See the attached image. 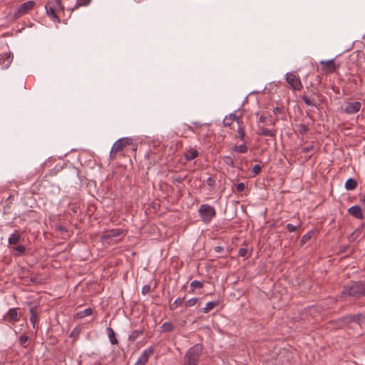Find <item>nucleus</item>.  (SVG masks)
I'll list each match as a JSON object with an SVG mask.
<instances>
[{
    "label": "nucleus",
    "instance_id": "1",
    "mask_svg": "<svg viewBox=\"0 0 365 365\" xmlns=\"http://www.w3.org/2000/svg\"><path fill=\"white\" fill-rule=\"evenodd\" d=\"M341 296L343 297H353L360 298L365 296V284L361 282H354L344 286Z\"/></svg>",
    "mask_w": 365,
    "mask_h": 365
},
{
    "label": "nucleus",
    "instance_id": "2",
    "mask_svg": "<svg viewBox=\"0 0 365 365\" xmlns=\"http://www.w3.org/2000/svg\"><path fill=\"white\" fill-rule=\"evenodd\" d=\"M202 352V345L196 344L190 347L184 357V365H197Z\"/></svg>",
    "mask_w": 365,
    "mask_h": 365
},
{
    "label": "nucleus",
    "instance_id": "3",
    "mask_svg": "<svg viewBox=\"0 0 365 365\" xmlns=\"http://www.w3.org/2000/svg\"><path fill=\"white\" fill-rule=\"evenodd\" d=\"M198 212L202 220L205 223L210 222L216 216L215 209L208 204L201 205Z\"/></svg>",
    "mask_w": 365,
    "mask_h": 365
},
{
    "label": "nucleus",
    "instance_id": "4",
    "mask_svg": "<svg viewBox=\"0 0 365 365\" xmlns=\"http://www.w3.org/2000/svg\"><path fill=\"white\" fill-rule=\"evenodd\" d=\"M286 81L294 90L300 91L302 88L300 78L294 73H287L286 74Z\"/></svg>",
    "mask_w": 365,
    "mask_h": 365
},
{
    "label": "nucleus",
    "instance_id": "5",
    "mask_svg": "<svg viewBox=\"0 0 365 365\" xmlns=\"http://www.w3.org/2000/svg\"><path fill=\"white\" fill-rule=\"evenodd\" d=\"M19 318L18 308H11L6 312L1 321H6L11 324H15L19 320Z\"/></svg>",
    "mask_w": 365,
    "mask_h": 365
},
{
    "label": "nucleus",
    "instance_id": "6",
    "mask_svg": "<svg viewBox=\"0 0 365 365\" xmlns=\"http://www.w3.org/2000/svg\"><path fill=\"white\" fill-rule=\"evenodd\" d=\"M35 6L34 1H28L25 3L21 4L16 10L14 16L17 18L23 16L29 11L31 10Z\"/></svg>",
    "mask_w": 365,
    "mask_h": 365
},
{
    "label": "nucleus",
    "instance_id": "7",
    "mask_svg": "<svg viewBox=\"0 0 365 365\" xmlns=\"http://www.w3.org/2000/svg\"><path fill=\"white\" fill-rule=\"evenodd\" d=\"M154 352V349L153 346H150L145 349L143 353L140 354L137 361L134 365H145L148 362L149 358Z\"/></svg>",
    "mask_w": 365,
    "mask_h": 365
},
{
    "label": "nucleus",
    "instance_id": "8",
    "mask_svg": "<svg viewBox=\"0 0 365 365\" xmlns=\"http://www.w3.org/2000/svg\"><path fill=\"white\" fill-rule=\"evenodd\" d=\"M361 107V104L359 101L349 103L346 106L344 112L347 114H354L360 110Z\"/></svg>",
    "mask_w": 365,
    "mask_h": 365
},
{
    "label": "nucleus",
    "instance_id": "9",
    "mask_svg": "<svg viewBox=\"0 0 365 365\" xmlns=\"http://www.w3.org/2000/svg\"><path fill=\"white\" fill-rule=\"evenodd\" d=\"M257 135H262V136H267L271 138L275 137V130L265 128L264 126L261 125L260 124H257Z\"/></svg>",
    "mask_w": 365,
    "mask_h": 365
},
{
    "label": "nucleus",
    "instance_id": "10",
    "mask_svg": "<svg viewBox=\"0 0 365 365\" xmlns=\"http://www.w3.org/2000/svg\"><path fill=\"white\" fill-rule=\"evenodd\" d=\"M123 148H125V147L123 145L122 140H120V139L116 140L111 148V150L110 153V157L111 158H115L116 154L122 151Z\"/></svg>",
    "mask_w": 365,
    "mask_h": 365
},
{
    "label": "nucleus",
    "instance_id": "11",
    "mask_svg": "<svg viewBox=\"0 0 365 365\" xmlns=\"http://www.w3.org/2000/svg\"><path fill=\"white\" fill-rule=\"evenodd\" d=\"M348 212L356 219H362L363 214L361 208L359 205L351 206L348 209Z\"/></svg>",
    "mask_w": 365,
    "mask_h": 365
},
{
    "label": "nucleus",
    "instance_id": "12",
    "mask_svg": "<svg viewBox=\"0 0 365 365\" xmlns=\"http://www.w3.org/2000/svg\"><path fill=\"white\" fill-rule=\"evenodd\" d=\"M46 10L48 16L53 20L55 22L59 23L61 19L60 18L56 15V13H58L57 11L55 10V9L52 8L51 6H49L48 4H46Z\"/></svg>",
    "mask_w": 365,
    "mask_h": 365
},
{
    "label": "nucleus",
    "instance_id": "13",
    "mask_svg": "<svg viewBox=\"0 0 365 365\" xmlns=\"http://www.w3.org/2000/svg\"><path fill=\"white\" fill-rule=\"evenodd\" d=\"M13 59L14 55L12 53L9 52L8 53H6L5 56H3L1 68L7 69L10 66L11 62L13 61Z\"/></svg>",
    "mask_w": 365,
    "mask_h": 365
},
{
    "label": "nucleus",
    "instance_id": "14",
    "mask_svg": "<svg viewBox=\"0 0 365 365\" xmlns=\"http://www.w3.org/2000/svg\"><path fill=\"white\" fill-rule=\"evenodd\" d=\"M106 334L108 335V338L109 339L110 343L112 345L118 344V341L115 336V333L114 330L111 327H107L106 329Z\"/></svg>",
    "mask_w": 365,
    "mask_h": 365
},
{
    "label": "nucleus",
    "instance_id": "15",
    "mask_svg": "<svg viewBox=\"0 0 365 365\" xmlns=\"http://www.w3.org/2000/svg\"><path fill=\"white\" fill-rule=\"evenodd\" d=\"M199 155L196 149L190 148L185 153V158L187 160L190 161L196 158Z\"/></svg>",
    "mask_w": 365,
    "mask_h": 365
},
{
    "label": "nucleus",
    "instance_id": "16",
    "mask_svg": "<svg viewBox=\"0 0 365 365\" xmlns=\"http://www.w3.org/2000/svg\"><path fill=\"white\" fill-rule=\"evenodd\" d=\"M47 4L49 5V6H51L52 8L55 9V10L58 12L63 10V6L62 5L61 0H54L52 1H49Z\"/></svg>",
    "mask_w": 365,
    "mask_h": 365
},
{
    "label": "nucleus",
    "instance_id": "17",
    "mask_svg": "<svg viewBox=\"0 0 365 365\" xmlns=\"http://www.w3.org/2000/svg\"><path fill=\"white\" fill-rule=\"evenodd\" d=\"M20 237L19 231H15L10 235L8 242L9 245H16L19 242Z\"/></svg>",
    "mask_w": 365,
    "mask_h": 365
},
{
    "label": "nucleus",
    "instance_id": "18",
    "mask_svg": "<svg viewBox=\"0 0 365 365\" xmlns=\"http://www.w3.org/2000/svg\"><path fill=\"white\" fill-rule=\"evenodd\" d=\"M334 59L328 60V61H321L319 63L323 66V69L329 68L331 71L335 70L336 67L334 65Z\"/></svg>",
    "mask_w": 365,
    "mask_h": 365
},
{
    "label": "nucleus",
    "instance_id": "19",
    "mask_svg": "<svg viewBox=\"0 0 365 365\" xmlns=\"http://www.w3.org/2000/svg\"><path fill=\"white\" fill-rule=\"evenodd\" d=\"M364 319H365V316H364L361 314H357L351 315V316L348 317L346 318V319L348 322H356L358 324H361V322H362V320Z\"/></svg>",
    "mask_w": 365,
    "mask_h": 365
},
{
    "label": "nucleus",
    "instance_id": "20",
    "mask_svg": "<svg viewBox=\"0 0 365 365\" xmlns=\"http://www.w3.org/2000/svg\"><path fill=\"white\" fill-rule=\"evenodd\" d=\"M357 186V182L354 178H349L345 182V188L347 190H353Z\"/></svg>",
    "mask_w": 365,
    "mask_h": 365
},
{
    "label": "nucleus",
    "instance_id": "21",
    "mask_svg": "<svg viewBox=\"0 0 365 365\" xmlns=\"http://www.w3.org/2000/svg\"><path fill=\"white\" fill-rule=\"evenodd\" d=\"M247 146L246 145L245 142H243L240 145H235L232 148V150L238 153H246L247 152Z\"/></svg>",
    "mask_w": 365,
    "mask_h": 365
},
{
    "label": "nucleus",
    "instance_id": "22",
    "mask_svg": "<svg viewBox=\"0 0 365 365\" xmlns=\"http://www.w3.org/2000/svg\"><path fill=\"white\" fill-rule=\"evenodd\" d=\"M217 304H218L217 301L208 302L206 304L205 307L203 308L202 312L204 313H208L209 312L215 308V307L217 306Z\"/></svg>",
    "mask_w": 365,
    "mask_h": 365
},
{
    "label": "nucleus",
    "instance_id": "23",
    "mask_svg": "<svg viewBox=\"0 0 365 365\" xmlns=\"http://www.w3.org/2000/svg\"><path fill=\"white\" fill-rule=\"evenodd\" d=\"M236 115L234 113L230 114L228 116H225L223 119V124L225 126H230L235 120Z\"/></svg>",
    "mask_w": 365,
    "mask_h": 365
},
{
    "label": "nucleus",
    "instance_id": "24",
    "mask_svg": "<svg viewBox=\"0 0 365 365\" xmlns=\"http://www.w3.org/2000/svg\"><path fill=\"white\" fill-rule=\"evenodd\" d=\"M190 292L192 293L193 290L196 288H202L204 286V282L193 280L190 282Z\"/></svg>",
    "mask_w": 365,
    "mask_h": 365
},
{
    "label": "nucleus",
    "instance_id": "25",
    "mask_svg": "<svg viewBox=\"0 0 365 365\" xmlns=\"http://www.w3.org/2000/svg\"><path fill=\"white\" fill-rule=\"evenodd\" d=\"M29 312L31 314L30 319H29L30 322L32 324L33 328L35 329L36 323L38 321V316H37L36 313L34 312V308H31L29 309Z\"/></svg>",
    "mask_w": 365,
    "mask_h": 365
},
{
    "label": "nucleus",
    "instance_id": "26",
    "mask_svg": "<svg viewBox=\"0 0 365 365\" xmlns=\"http://www.w3.org/2000/svg\"><path fill=\"white\" fill-rule=\"evenodd\" d=\"M143 334L142 330H133L130 334L128 336V340L131 341H134L136 339H138L140 335Z\"/></svg>",
    "mask_w": 365,
    "mask_h": 365
},
{
    "label": "nucleus",
    "instance_id": "27",
    "mask_svg": "<svg viewBox=\"0 0 365 365\" xmlns=\"http://www.w3.org/2000/svg\"><path fill=\"white\" fill-rule=\"evenodd\" d=\"M92 313H93L92 309L91 308H87V309H85L83 311L78 312L76 315H77V317L78 318H83L85 317L91 315Z\"/></svg>",
    "mask_w": 365,
    "mask_h": 365
},
{
    "label": "nucleus",
    "instance_id": "28",
    "mask_svg": "<svg viewBox=\"0 0 365 365\" xmlns=\"http://www.w3.org/2000/svg\"><path fill=\"white\" fill-rule=\"evenodd\" d=\"M19 341L21 346L26 348L29 345V336L26 334H22L20 336Z\"/></svg>",
    "mask_w": 365,
    "mask_h": 365
},
{
    "label": "nucleus",
    "instance_id": "29",
    "mask_svg": "<svg viewBox=\"0 0 365 365\" xmlns=\"http://www.w3.org/2000/svg\"><path fill=\"white\" fill-rule=\"evenodd\" d=\"M92 0H76L75 9L81 6H87L91 3Z\"/></svg>",
    "mask_w": 365,
    "mask_h": 365
},
{
    "label": "nucleus",
    "instance_id": "30",
    "mask_svg": "<svg viewBox=\"0 0 365 365\" xmlns=\"http://www.w3.org/2000/svg\"><path fill=\"white\" fill-rule=\"evenodd\" d=\"M223 159H224V162L226 165H227L232 168L235 167L234 160L232 156L225 155V156H224Z\"/></svg>",
    "mask_w": 365,
    "mask_h": 365
},
{
    "label": "nucleus",
    "instance_id": "31",
    "mask_svg": "<svg viewBox=\"0 0 365 365\" xmlns=\"http://www.w3.org/2000/svg\"><path fill=\"white\" fill-rule=\"evenodd\" d=\"M123 233V231L121 230H110V233L106 235V237H117L120 236Z\"/></svg>",
    "mask_w": 365,
    "mask_h": 365
},
{
    "label": "nucleus",
    "instance_id": "32",
    "mask_svg": "<svg viewBox=\"0 0 365 365\" xmlns=\"http://www.w3.org/2000/svg\"><path fill=\"white\" fill-rule=\"evenodd\" d=\"M185 297L180 298L178 297L177 299L174 301V302L170 305V309L174 310L179 305L182 304L183 302Z\"/></svg>",
    "mask_w": 365,
    "mask_h": 365
},
{
    "label": "nucleus",
    "instance_id": "33",
    "mask_svg": "<svg viewBox=\"0 0 365 365\" xmlns=\"http://www.w3.org/2000/svg\"><path fill=\"white\" fill-rule=\"evenodd\" d=\"M300 98L303 100V101L304 102V103L308 106H315V104L313 103L312 101H311V99L307 96L306 95H302L300 96Z\"/></svg>",
    "mask_w": 365,
    "mask_h": 365
},
{
    "label": "nucleus",
    "instance_id": "34",
    "mask_svg": "<svg viewBox=\"0 0 365 365\" xmlns=\"http://www.w3.org/2000/svg\"><path fill=\"white\" fill-rule=\"evenodd\" d=\"M162 329L165 331H172L173 330V325L170 322H166L162 325Z\"/></svg>",
    "mask_w": 365,
    "mask_h": 365
},
{
    "label": "nucleus",
    "instance_id": "35",
    "mask_svg": "<svg viewBox=\"0 0 365 365\" xmlns=\"http://www.w3.org/2000/svg\"><path fill=\"white\" fill-rule=\"evenodd\" d=\"M300 226H301V224H298L297 225H294L291 223H288L286 225V228L289 232H292L296 231L298 228H299Z\"/></svg>",
    "mask_w": 365,
    "mask_h": 365
},
{
    "label": "nucleus",
    "instance_id": "36",
    "mask_svg": "<svg viewBox=\"0 0 365 365\" xmlns=\"http://www.w3.org/2000/svg\"><path fill=\"white\" fill-rule=\"evenodd\" d=\"M14 250L17 252L15 255H23L26 251V247L24 245H20L14 248Z\"/></svg>",
    "mask_w": 365,
    "mask_h": 365
},
{
    "label": "nucleus",
    "instance_id": "37",
    "mask_svg": "<svg viewBox=\"0 0 365 365\" xmlns=\"http://www.w3.org/2000/svg\"><path fill=\"white\" fill-rule=\"evenodd\" d=\"M237 133H238V138L240 140H242V142H245V130L244 129L241 127V126H239L238 128H237Z\"/></svg>",
    "mask_w": 365,
    "mask_h": 365
},
{
    "label": "nucleus",
    "instance_id": "38",
    "mask_svg": "<svg viewBox=\"0 0 365 365\" xmlns=\"http://www.w3.org/2000/svg\"><path fill=\"white\" fill-rule=\"evenodd\" d=\"M314 148V146L312 145H310L309 146L304 147L302 148V153L305 154H308V157L310 158L312 155L311 153Z\"/></svg>",
    "mask_w": 365,
    "mask_h": 365
},
{
    "label": "nucleus",
    "instance_id": "39",
    "mask_svg": "<svg viewBox=\"0 0 365 365\" xmlns=\"http://www.w3.org/2000/svg\"><path fill=\"white\" fill-rule=\"evenodd\" d=\"M197 297H192L185 302V305L186 307H192L197 303Z\"/></svg>",
    "mask_w": 365,
    "mask_h": 365
},
{
    "label": "nucleus",
    "instance_id": "40",
    "mask_svg": "<svg viewBox=\"0 0 365 365\" xmlns=\"http://www.w3.org/2000/svg\"><path fill=\"white\" fill-rule=\"evenodd\" d=\"M120 140H122L124 147L131 145L133 143V140L130 138H122Z\"/></svg>",
    "mask_w": 365,
    "mask_h": 365
},
{
    "label": "nucleus",
    "instance_id": "41",
    "mask_svg": "<svg viewBox=\"0 0 365 365\" xmlns=\"http://www.w3.org/2000/svg\"><path fill=\"white\" fill-rule=\"evenodd\" d=\"M261 170H262L261 166L258 164H256L253 166V168L252 169V172L255 175H256L260 173Z\"/></svg>",
    "mask_w": 365,
    "mask_h": 365
},
{
    "label": "nucleus",
    "instance_id": "42",
    "mask_svg": "<svg viewBox=\"0 0 365 365\" xmlns=\"http://www.w3.org/2000/svg\"><path fill=\"white\" fill-rule=\"evenodd\" d=\"M308 131V127L304 124H301L299 125V132L304 135L306 134Z\"/></svg>",
    "mask_w": 365,
    "mask_h": 365
},
{
    "label": "nucleus",
    "instance_id": "43",
    "mask_svg": "<svg viewBox=\"0 0 365 365\" xmlns=\"http://www.w3.org/2000/svg\"><path fill=\"white\" fill-rule=\"evenodd\" d=\"M150 292V286L148 284H145L142 287L141 293L143 295H146Z\"/></svg>",
    "mask_w": 365,
    "mask_h": 365
},
{
    "label": "nucleus",
    "instance_id": "44",
    "mask_svg": "<svg viewBox=\"0 0 365 365\" xmlns=\"http://www.w3.org/2000/svg\"><path fill=\"white\" fill-rule=\"evenodd\" d=\"M245 188L244 182H239L237 184V190L238 192H242Z\"/></svg>",
    "mask_w": 365,
    "mask_h": 365
},
{
    "label": "nucleus",
    "instance_id": "45",
    "mask_svg": "<svg viewBox=\"0 0 365 365\" xmlns=\"http://www.w3.org/2000/svg\"><path fill=\"white\" fill-rule=\"evenodd\" d=\"M311 236H312L311 232H308V233L305 234L304 235H303V237L302 238V241L303 242H306L309 239L311 238Z\"/></svg>",
    "mask_w": 365,
    "mask_h": 365
},
{
    "label": "nucleus",
    "instance_id": "46",
    "mask_svg": "<svg viewBox=\"0 0 365 365\" xmlns=\"http://www.w3.org/2000/svg\"><path fill=\"white\" fill-rule=\"evenodd\" d=\"M247 255V250L244 248H240L239 250V255L241 257H246Z\"/></svg>",
    "mask_w": 365,
    "mask_h": 365
},
{
    "label": "nucleus",
    "instance_id": "47",
    "mask_svg": "<svg viewBox=\"0 0 365 365\" xmlns=\"http://www.w3.org/2000/svg\"><path fill=\"white\" fill-rule=\"evenodd\" d=\"M215 180L212 178V177H209L207 179V184L209 185V186H212L214 185L215 184Z\"/></svg>",
    "mask_w": 365,
    "mask_h": 365
},
{
    "label": "nucleus",
    "instance_id": "48",
    "mask_svg": "<svg viewBox=\"0 0 365 365\" xmlns=\"http://www.w3.org/2000/svg\"><path fill=\"white\" fill-rule=\"evenodd\" d=\"M268 120V118L266 117V116H264V115H261L259 118V120H258V123L257 124H259L260 123H265L267 120Z\"/></svg>",
    "mask_w": 365,
    "mask_h": 365
},
{
    "label": "nucleus",
    "instance_id": "49",
    "mask_svg": "<svg viewBox=\"0 0 365 365\" xmlns=\"http://www.w3.org/2000/svg\"><path fill=\"white\" fill-rule=\"evenodd\" d=\"M222 250V247H220V246H217L215 247V250L217 252H221V250Z\"/></svg>",
    "mask_w": 365,
    "mask_h": 365
},
{
    "label": "nucleus",
    "instance_id": "50",
    "mask_svg": "<svg viewBox=\"0 0 365 365\" xmlns=\"http://www.w3.org/2000/svg\"><path fill=\"white\" fill-rule=\"evenodd\" d=\"M269 123L270 125H274V120L270 118L269 119Z\"/></svg>",
    "mask_w": 365,
    "mask_h": 365
},
{
    "label": "nucleus",
    "instance_id": "51",
    "mask_svg": "<svg viewBox=\"0 0 365 365\" xmlns=\"http://www.w3.org/2000/svg\"><path fill=\"white\" fill-rule=\"evenodd\" d=\"M279 110H280V108H279L276 107V108L274 109V113H277L278 112H279Z\"/></svg>",
    "mask_w": 365,
    "mask_h": 365
},
{
    "label": "nucleus",
    "instance_id": "52",
    "mask_svg": "<svg viewBox=\"0 0 365 365\" xmlns=\"http://www.w3.org/2000/svg\"><path fill=\"white\" fill-rule=\"evenodd\" d=\"M2 60H3V56H1L0 55V66L1 65L2 66Z\"/></svg>",
    "mask_w": 365,
    "mask_h": 365
},
{
    "label": "nucleus",
    "instance_id": "53",
    "mask_svg": "<svg viewBox=\"0 0 365 365\" xmlns=\"http://www.w3.org/2000/svg\"><path fill=\"white\" fill-rule=\"evenodd\" d=\"M73 335H74V331H73L71 333L70 336H71V337H72V336H73Z\"/></svg>",
    "mask_w": 365,
    "mask_h": 365
},
{
    "label": "nucleus",
    "instance_id": "54",
    "mask_svg": "<svg viewBox=\"0 0 365 365\" xmlns=\"http://www.w3.org/2000/svg\"><path fill=\"white\" fill-rule=\"evenodd\" d=\"M31 280L33 282H36V279L34 278H31Z\"/></svg>",
    "mask_w": 365,
    "mask_h": 365
},
{
    "label": "nucleus",
    "instance_id": "55",
    "mask_svg": "<svg viewBox=\"0 0 365 365\" xmlns=\"http://www.w3.org/2000/svg\"><path fill=\"white\" fill-rule=\"evenodd\" d=\"M363 202H364V203L365 204V195H364V197Z\"/></svg>",
    "mask_w": 365,
    "mask_h": 365
}]
</instances>
